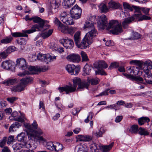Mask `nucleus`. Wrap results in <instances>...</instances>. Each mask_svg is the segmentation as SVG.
<instances>
[{"instance_id": "obj_48", "label": "nucleus", "mask_w": 152, "mask_h": 152, "mask_svg": "<svg viewBox=\"0 0 152 152\" xmlns=\"http://www.w3.org/2000/svg\"><path fill=\"white\" fill-rule=\"evenodd\" d=\"M13 147L15 151H17V150H20V148H23V145L22 144L16 143L13 145Z\"/></svg>"}, {"instance_id": "obj_50", "label": "nucleus", "mask_w": 152, "mask_h": 152, "mask_svg": "<svg viewBox=\"0 0 152 152\" xmlns=\"http://www.w3.org/2000/svg\"><path fill=\"white\" fill-rule=\"evenodd\" d=\"M56 59V56H52L49 54H47V60L48 64L49 62L53 61L54 60Z\"/></svg>"}, {"instance_id": "obj_24", "label": "nucleus", "mask_w": 152, "mask_h": 152, "mask_svg": "<svg viewBox=\"0 0 152 152\" xmlns=\"http://www.w3.org/2000/svg\"><path fill=\"white\" fill-rule=\"evenodd\" d=\"M109 8L113 9H117L120 7V5L119 3L115 2L113 1H110L108 3Z\"/></svg>"}, {"instance_id": "obj_60", "label": "nucleus", "mask_w": 152, "mask_h": 152, "mask_svg": "<svg viewBox=\"0 0 152 152\" xmlns=\"http://www.w3.org/2000/svg\"><path fill=\"white\" fill-rule=\"evenodd\" d=\"M14 119L15 121H17L18 122H21V123L24 121V119L20 116L16 118H15Z\"/></svg>"}, {"instance_id": "obj_9", "label": "nucleus", "mask_w": 152, "mask_h": 152, "mask_svg": "<svg viewBox=\"0 0 152 152\" xmlns=\"http://www.w3.org/2000/svg\"><path fill=\"white\" fill-rule=\"evenodd\" d=\"M134 68L131 67L128 68L126 71L127 73H124L123 75L127 78L131 79L137 82L141 83L143 80L142 77L139 76H133L134 75H135L134 70Z\"/></svg>"}, {"instance_id": "obj_13", "label": "nucleus", "mask_w": 152, "mask_h": 152, "mask_svg": "<svg viewBox=\"0 0 152 152\" xmlns=\"http://www.w3.org/2000/svg\"><path fill=\"white\" fill-rule=\"evenodd\" d=\"M139 16V14H134L124 19V21L122 23V25L123 28H127L129 25L135 19H137V18Z\"/></svg>"}, {"instance_id": "obj_64", "label": "nucleus", "mask_w": 152, "mask_h": 152, "mask_svg": "<svg viewBox=\"0 0 152 152\" xmlns=\"http://www.w3.org/2000/svg\"><path fill=\"white\" fill-rule=\"evenodd\" d=\"M30 125L31 126L32 129L34 130L36 129L37 128L38 124L36 121L35 120L34 121L32 125Z\"/></svg>"}, {"instance_id": "obj_42", "label": "nucleus", "mask_w": 152, "mask_h": 152, "mask_svg": "<svg viewBox=\"0 0 152 152\" xmlns=\"http://www.w3.org/2000/svg\"><path fill=\"white\" fill-rule=\"evenodd\" d=\"M77 28L75 27H68L67 29V32L71 35L73 34L77 30Z\"/></svg>"}, {"instance_id": "obj_41", "label": "nucleus", "mask_w": 152, "mask_h": 152, "mask_svg": "<svg viewBox=\"0 0 152 152\" xmlns=\"http://www.w3.org/2000/svg\"><path fill=\"white\" fill-rule=\"evenodd\" d=\"M138 133L140 135L146 136L149 134L148 132L145 129L141 127L138 129Z\"/></svg>"}, {"instance_id": "obj_18", "label": "nucleus", "mask_w": 152, "mask_h": 152, "mask_svg": "<svg viewBox=\"0 0 152 152\" xmlns=\"http://www.w3.org/2000/svg\"><path fill=\"white\" fill-rule=\"evenodd\" d=\"M69 61L74 63H78L80 60V57L78 54L72 53L68 55L66 57Z\"/></svg>"}, {"instance_id": "obj_53", "label": "nucleus", "mask_w": 152, "mask_h": 152, "mask_svg": "<svg viewBox=\"0 0 152 152\" xmlns=\"http://www.w3.org/2000/svg\"><path fill=\"white\" fill-rule=\"evenodd\" d=\"M123 5L124 9H127L131 11H133L132 8L128 3L126 2H123Z\"/></svg>"}, {"instance_id": "obj_58", "label": "nucleus", "mask_w": 152, "mask_h": 152, "mask_svg": "<svg viewBox=\"0 0 152 152\" xmlns=\"http://www.w3.org/2000/svg\"><path fill=\"white\" fill-rule=\"evenodd\" d=\"M17 98L15 97H12L8 98L7 99V100L10 103H12L16 101Z\"/></svg>"}, {"instance_id": "obj_11", "label": "nucleus", "mask_w": 152, "mask_h": 152, "mask_svg": "<svg viewBox=\"0 0 152 152\" xmlns=\"http://www.w3.org/2000/svg\"><path fill=\"white\" fill-rule=\"evenodd\" d=\"M60 19L64 23L67 25H72L74 23L73 19L71 17L70 15L64 11L61 12L60 14Z\"/></svg>"}, {"instance_id": "obj_37", "label": "nucleus", "mask_w": 152, "mask_h": 152, "mask_svg": "<svg viewBox=\"0 0 152 152\" xmlns=\"http://www.w3.org/2000/svg\"><path fill=\"white\" fill-rule=\"evenodd\" d=\"M114 142H112L110 144L108 145L102 146V150L104 152L108 151L113 146Z\"/></svg>"}, {"instance_id": "obj_29", "label": "nucleus", "mask_w": 152, "mask_h": 152, "mask_svg": "<svg viewBox=\"0 0 152 152\" xmlns=\"http://www.w3.org/2000/svg\"><path fill=\"white\" fill-rule=\"evenodd\" d=\"M17 139L21 142H24L26 139V136L25 133L22 132L18 135Z\"/></svg>"}, {"instance_id": "obj_17", "label": "nucleus", "mask_w": 152, "mask_h": 152, "mask_svg": "<svg viewBox=\"0 0 152 152\" xmlns=\"http://www.w3.org/2000/svg\"><path fill=\"white\" fill-rule=\"evenodd\" d=\"M15 47L11 46L8 47L4 51L0 53V58L5 59L8 56V55L15 50Z\"/></svg>"}, {"instance_id": "obj_39", "label": "nucleus", "mask_w": 152, "mask_h": 152, "mask_svg": "<svg viewBox=\"0 0 152 152\" xmlns=\"http://www.w3.org/2000/svg\"><path fill=\"white\" fill-rule=\"evenodd\" d=\"M54 144L51 142H48L46 143L45 147L50 150L53 151L54 149Z\"/></svg>"}, {"instance_id": "obj_46", "label": "nucleus", "mask_w": 152, "mask_h": 152, "mask_svg": "<svg viewBox=\"0 0 152 152\" xmlns=\"http://www.w3.org/2000/svg\"><path fill=\"white\" fill-rule=\"evenodd\" d=\"M131 132L136 133L138 131V126L137 125H134L131 127Z\"/></svg>"}, {"instance_id": "obj_28", "label": "nucleus", "mask_w": 152, "mask_h": 152, "mask_svg": "<svg viewBox=\"0 0 152 152\" xmlns=\"http://www.w3.org/2000/svg\"><path fill=\"white\" fill-rule=\"evenodd\" d=\"M89 86V84L87 81H81L80 84L79 85L78 87L77 88V90L79 89H83L84 88L88 89Z\"/></svg>"}, {"instance_id": "obj_4", "label": "nucleus", "mask_w": 152, "mask_h": 152, "mask_svg": "<svg viewBox=\"0 0 152 152\" xmlns=\"http://www.w3.org/2000/svg\"><path fill=\"white\" fill-rule=\"evenodd\" d=\"M31 20H33L34 23H38L33 26L31 28V29L26 30V32L28 34H31L38 31H44L46 29L44 26L45 22L44 20L39 17L37 16L31 17Z\"/></svg>"}, {"instance_id": "obj_55", "label": "nucleus", "mask_w": 152, "mask_h": 152, "mask_svg": "<svg viewBox=\"0 0 152 152\" xmlns=\"http://www.w3.org/2000/svg\"><path fill=\"white\" fill-rule=\"evenodd\" d=\"M53 22L55 25L58 26V27L62 24L56 17L55 18Z\"/></svg>"}, {"instance_id": "obj_49", "label": "nucleus", "mask_w": 152, "mask_h": 152, "mask_svg": "<svg viewBox=\"0 0 152 152\" xmlns=\"http://www.w3.org/2000/svg\"><path fill=\"white\" fill-rule=\"evenodd\" d=\"M105 130L103 128H101L98 132H96L95 135L97 137H101L102 135L105 132Z\"/></svg>"}, {"instance_id": "obj_12", "label": "nucleus", "mask_w": 152, "mask_h": 152, "mask_svg": "<svg viewBox=\"0 0 152 152\" xmlns=\"http://www.w3.org/2000/svg\"><path fill=\"white\" fill-rule=\"evenodd\" d=\"M65 68L66 70L71 75H77L80 70L79 66H76L74 64H68L66 66Z\"/></svg>"}, {"instance_id": "obj_54", "label": "nucleus", "mask_w": 152, "mask_h": 152, "mask_svg": "<svg viewBox=\"0 0 152 152\" xmlns=\"http://www.w3.org/2000/svg\"><path fill=\"white\" fill-rule=\"evenodd\" d=\"M7 141L6 137H4L2 140H1L0 141V147L2 148L5 145L6 142Z\"/></svg>"}, {"instance_id": "obj_23", "label": "nucleus", "mask_w": 152, "mask_h": 152, "mask_svg": "<svg viewBox=\"0 0 152 152\" xmlns=\"http://www.w3.org/2000/svg\"><path fill=\"white\" fill-rule=\"evenodd\" d=\"M77 140L80 141H90L91 139V137L89 135H80L77 137Z\"/></svg>"}, {"instance_id": "obj_62", "label": "nucleus", "mask_w": 152, "mask_h": 152, "mask_svg": "<svg viewBox=\"0 0 152 152\" xmlns=\"http://www.w3.org/2000/svg\"><path fill=\"white\" fill-rule=\"evenodd\" d=\"M22 145L23 148H26L28 149L30 148L31 146V144L28 142H25L24 144Z\"/></svg>"}, {"instance_id": "obj_6", "label": "nucleus", "mask_w": 152, "mask_h": 152, "mask_svg": "<svg viewBox=\"0 0 152 152\" xmlns=\"http://www.w3.org/2000/svg\"><path fill=\"white\" fill-rule=\"evenodd\" d=\"M33 80V78L30 77L22 78L20 80L18 85L12 87L11 88L12 91L14 92H21L24 90L25 87L27 84Z\"/></svg>"}, {"instance_id": "obj_21", "label": "nucleus", "mask_w": 152, "mask_h": 152, "mask_svg": "<svg viewBox=\"0 0 152 152\" xmlns=\"http://www.w3.org/2000/svg\"><path fill=\"white\" fill-rule=\"evenodd\" d=\"M12 64L13 62L10 60H5L2 62L1 66L4 69L8 70L12 68Z\"/></svg>"}, {"instance_id": "obj_51", "label": "nucleus", "mask_w": 152, "mask_h": 152, "mask_svg": "<svg viewBox=\"0 0 152 152\" xmlns=\"http://www.w3.org/2000/svg\"><path fill=\"white\" fill-rule=\"evenodd\" d=\"M99 147V145L96 143H94L90 145V148L92 151H95L96 150L98 149V147Z\"/></svg>"}, {"instance_id": "obj_3", "label": "nucleus", "mask_w": 152, "mask_h": 152, "mask_svg": "<svg viewBox=\"0 0 152 152\" xmlns=\"http://www.w3.org/2000/svg\"><path fill=\"white\" fill-rule=\"evenodd\" d=\"M25 127L26 128L29 133H27L28 135H30L31 137L34 139V140H36L40 143H43L45 142L46 140L42 137L39 136L38 135H42L43 134L42 130L39 128H37L35 130L32 129L31 126L29 124L25 125Z\"/></svg>"}, {"instance_id": "obj_63", "label": "nucleus", "mask_w": 152, "mask_h": 152, "mask_svg": "<svg viewBox=\"0 0 152 152\" xmlns=\"http://www.w3.org/2000/svg\"><path fill=\"white\" fill-rule=\"evenodd\" d=\"M7 105V102L4 101H2L0 102V107H4Z\"/></svg>"}, {"instance_id": "obj_10", "label": "nucleus", "mask_w": 152, "mask_h": 152, "mask_svg": "<svg viewBox=\"0 0 152 152\" xmlns=\"http://www.w3.org/2000/svg\"><path fill=\"white\" fill-rule=\"evenodd\" d=\"M90 31L87 33L85 36V38L86 40L87 43H88V46L89 45L93 42L94 39L97 34V32L95 27L90 30Z\"/></svg>"}, {"instance_id": "obj_59", "label": "nucleus", "mask_w": 152, "mask_h": 152, "mask_svg": "<svg viewBox=\"0 0 152 152\" xmlns=\"http://www.w3.org/2000/svg\"><path fill=\"white\" fill-rule=\"evenodd\" d=\"M13 138L14 137L12 136H11L9 137L7 142L8 145H10L13 142Z\"/></svg>"}, {"instance_id": "obj_34", "label": "nucleus", "mask_w": 152, "mask_h": 152, "mask_svg": "<svg viewBox=\"0 0 152 152\" xmlns=\"http://www.w3.org/2000/svg\"><path fill=\"white\" fill-rule=\"evenodd\" d=\"M12 39V37L11 36H9L1 40V42L5 44L10 43H11Z\"/></svg>"}, {"instance_id": "obj_56", "label": "nucleus", "mask_w": 152, "mask_h": 152, "mask_svg": "<svg viewBox=\"0 0 152 152\" xmlns=\"http://www.w3.org/2000/svg\"><path fill=\"white\" fill-rule=\"evenodd\" d=\"M141 10L146 15H148V13L150 10V9L149 8H145V7H141Z\"/></svg>"}, {"instance_id": "obj_8", "label": "nucleus", "mask_w": 152, "mask_h": 152, "mask_svg": "<svg viewBox=\"0 0 152 152\" xmlns=\"http://www.w3.org/2000/svg\"><path fill=\"white\" fill-rule=\"evenodd\" d=\"M107 67V65L104 61H100L94 63V64L93 68L97 69V71L95 70L96 75H106L107 74L103 70V69L106 68Z\"/></svg>"}, {"instance_id": "obj_15", "label": "nucleus", "mask_w": 152, "mask_h": 152, "mask_svg": "<svg viewBox=\"0 0 152 152\" xmlns=\"http://www.w3.org/2000/svg\"><path fill=\"white\" fill-rule=\"evenodd\" d=\"M16 66L19 69L25 70L27 68L26 60L23 58H21L17 59L16 61Z\"/></svg>"}, {"instance_id": "obj_1", "label": "nucleus", "mask_w": 152, "mask_h": 152, "mask_svg": "<svg viewBox=\"0 0 152 152\" xmlns=\"http://www.w3.org/2000/svg\"><path fill=\"white\" fill-rule=\"evenodd\" d=\"M97 26L99 30H102L105 28L108 30L112 28L111 32L113 34H118L122 31V28L121 22L117 20H112L108 23L105 15H102L99 17L97 22Z\"/></svg>"}, {"instance_id": "obj_32", "label": "nucleus", "mask_w": 152, "mask_h": 152, "mask_svg": "<svg viewBox=\"0 0 152 152\" xmlns=\"http://www.w3.org/2000/svg\"><path fill=\"white\" fill-rule=\"evenodd\" d=\"M94 27V24L91 22V21H86L83 27L84 29H88L89 30Z\"/></svg>"}, {"instance_id": "obj_7", "label": "nucleus", "mask_w": 152, "mask_h": 152, "mask_svg": "<svg viewBox=\"0 0 152 152\" xmlns=\"http://www.w3.org/2000/svg\"><path fill=\"white\" fill-rule=\"evenodd\" d=\"M74 39L76 45L78 48L84 49L88 47V43H87L85 37L81 42L80 31H77L76 32L74 37Z\"/></svg>"}, {"instance_id": "obj_14", "label": "nucleus", "mask_w": 152, "mask_h": 152, "mask_svg": "<svg viewBox=\"0 0 152 152\" xmlns=\"http://www.w3.org/2000/svg\"><path fill=\"white\" fill-rule=\"evenodd\" d=\"M60 42L66 48L71 49L73 47L74 43L72 39L67 37L60 40Z\"/></svg>"}, {"instance_id": "obj_19", "label": "nucleus", "mask_w": 152, "mask_h": 152, "mask_svg": "<svg viewBox=\"0 0 152 152\" xmlns=\"http://www.w3.org/2000/svg\"><path fill=\"white\" fill-rule=\"evenodd\" d=\"M60 0H52L50 2V5L49 8L48 9L49 14L51 15L53 14L51 9L53 6L55 7L54 9L58 8L60 5Z\"/></svg>"}, {"instance_id": "obj_2", "label": "nucleus", "mask_w": 152, "mask_h": 152, "mask_svg": "<svg viewBox=\"0 0 152 152\" xmlns=\"http://www.w3.org/2000/svg\"><path fill=\"white\" fill-rule=\"evenodd\" d=\"M130 63L138 66L141 69L143 68L145 73L144 75L145 80L147 83L152 84V75L151 71L152 69V64L151 61H149L143 62L139 60H132L130 62Z\"/></svg>"}, {"instance_id": "obj_47", "label": "nucleus", "mask_w": 152, "mask_h": 152, "mask_svg": "<svg viewBox=\"0 0 152 152\" xmlns=\"http://www.w3.org/2000/svg\"><path fill=\"white\" fill-rule=\"evenodd\" d=\"M141 36L137 32H134L133 33L131 39L132 40H136L138 39Z\"/></svg>"}, {"instance_id": "obj_43", "label": "nucleus", "mask_w": 152, "mask_h": 152, "mask_svg": "<svg viewBox=\"0 0 152 152\" xmlns=\"http://www.w3.org/2000/svg\"><path fill=\"white\" fill-rule=\"evenodd\" d=\"M80 54L82 58V61H87L89 60L88 57L86 53L83 51H81L80 52Z\"/></svg>"}, {"instance_id": "obj_61", "label": "nucleus", "mask_w": 152, "mask_h": 152, "mask_svg": "<svg viewBox=\"0 0 152 152\" xmlns=\"http://www.w3.org/2000/svg\"><path fill=\"white\" fill-rule=\"evenodd\" d=\"M80 110L78 108H74L72 110V113L74 115H75L78 114L80 112Z\"/></svg>"}, {"instance_id": "obj_35", "label": "nucleus", "mask_w": 152, "mask_h": 152, "mask_svg": "<svg viewBox=\"0 0 152 152\" xmlns=\"http://www.w3.org/2000/svg\"><path fill=\"white\" fill-rule=\"evenodd\" d=\"M54 146V150L56 152H61L64 148L63 145L58 142H56Z\"/></svg>"}, {"instance_id": "obj_31", "label": "nucleus", "mask_w": 152, "mask_h": 152, "mask_svg": "<svg viewBox=\"0 0 152 152\" xmlns=\"http://www.w3.org/2000/svg\"><path fill=\"white\" fill-rule=\"evenodd\" d=\"M26 30L23 31V33L14 32L11 33L12 35L15 37H27L28 35L26 34L27 33L26 32Z\"/></svg>"}, {"instance_id": "obj_25", "label": "nucleus", "mask_w": 152, "mask_h": 152, "mask_svg": "<svg viewBox=\"0 0 152 152\" xmlns=\"http://www.w3.org/2000/svg\"><path fill=\"white\" fill-rule=\"evenodd\" d=\"M16 79H11L4 80L2 82V83L6 86H9L16 83H17Z\"/></svg>"}, {"instance_id": "obj_38", "label": "nucleus", "mask_w": 152, "mask_h": 152, "mask_svg": "<svg viewBox=\"0 0 152 152\" xmlns=\"http://www.w3.org/2000/svg\"><path fill=\"white\" fill-rule=\"evenodd\" d=\"M91 68V66L86 64L84 67L83 71L86 75H88L90 72Z\"/></svg>"}, {"instance_id": "obj_20", "label": "nucleus", "mask_w": 152, "mask_h": 152, "mask_svg": "<svg viewBox=\"0 0 152 152\" xmlns=\"http://www.w3.org/2000/svg\"><path fill=\"white\" fill-rule=\"evenodd\" d=\"M28 70L30 71L33 72L34 73H38L41 72H44L48 70V68L45 67H43L39 68L37 66H31L28 68Z\"/></svg>"}, {"instance_id": "obj_27", "label": "nucleus", "mask_w": 152, "mask_h": 152, "mask_svg": "<svg viewBox=\"0 0 152 152\" xmlns=\"http://www.w3.org/2000/svg\"><path fill=\"white\" fill-rule=\"evenodd\" d=\"M82 10L80 7L78 6L77 4L75 5L72 7L70 10V13H81Z\"/></svg>"}, {"instance_id": "obj_36", "label": "nucleus", "mask_w": 152, "mask_h": 152, "mask_svg": "<svg viewBox=\"0 0 152 152\" xmlns=\"http://www.w3.org/2000/svg\"><path fill=\"white\" fill-rule=\"evenodd\" d=\"M99 8L101 12L103 13H106L109 11V9L106 5L103 3L100 4Z\"/></svg>"}, {"instance_id": "obj_52", "label": "nucleus", "mask_w": 152, "mask_h": 152, "mask_svg": "<svg viewBox=\"0 0 152 152\" xmlns=\"http://www.w3.org/2000/svg\"><path fill=\"white\" fill-rule=\"evenodd\" d=\"M119 66L118 63L117 62H115L114 63H111L108 68L109 69H111L113 68H116Z\"/></svg>"}, {"instance_id": "obj_26", "label": "nucleus", "mask_w": 152, "mask_h": 152, "mask_svg": "<svg viewBox=\"0 0 152 152\" xmlns=\"http://www.w3.org/2000/svg\"><path fill=\"white\" fill-rule=\"evenodd\" d=\"M150 121V120L148 118L146 117H142L138 119V124L140 125L141 126L144 124L145 122H148Z\"/></svg>"}, {"instance_id": "obj_30", "label": "nucleus", "mask_w": 152, "mask_h": 152, "mask_svg": "<svg viewBox=\"0 0 152 152\" xmlns=\"http://www.w3.org/2000/svg\"><path fill=\"white\" fill-rule=\"evenodd\" d=\"M37 58L38 60L42 61H44L46 64H48L47 54H42L39 53L37 55Z\"/></svg>"}, {"instance_id": "obj_16", "label": "nucleus", "mask_w": 152, "mask_h": 152, "mask_svg": "<svg viewBox=\"0 0 152 152\" xmlns=\"http://www.w3.org/2000/svg\"><path fill=\"white\" fill-rule=\"evenodd\" d=\"M132 7L135 10V11L137 12V13L135 14H139V17L137 18L138 21H140L143 20H149L151 19V18L150 17L147 16L145 15L141 16V8L135 6H132Z\"/></svg>"}, {"instance_id": "obj_57", "label": "nucleus", "mask_w": 152, "mask_h": 152, "mask_svg": "<svg viewBox=\"0 0 152 152\" xmlns=\"http://www.w3.org/2000/svg\"><path fill=\"white\" fill-rule=\"evenodd\" d=\"M110 89L109 88L105 90L103 92L100 93L98 95V96H103L107 95H108V91Z\"/></svg>"}, {"instance_id": "obj_40", "label": "nucleus", "mask_w": 152, "mask_h": 152, "mask_svg": "<svg viewBox=\"0 0 152 152\" xmlns=\"http://www.w3.org/2000/svg\"><path fill=\"white\" fill-rule=\"evenodd\" d=\"M53 31V29H50L48 31V32H45L42 33L41 36L44 39L46 38L52 34Z\"/></svg>"}, {"instance_id": "obj_5", "label": "nucleus", "mask_w": 152, "mask_h": 152, "mask_svg": "<svg viewBox=\"0 0 152 152\" xmlns=\"http://www.w3.org/2000/svg\"><path fill=\"white\" fill-rule=\"evenodd\" d=\"M81 81V80L80 78L75 77L73 79V85L71 84L66 85L64 87H59L58 90L60 92L65 91L67 94L70 93L74 92L76 90L77 86H79Z\"/></svg>"}, {"instance_id": "obj_22", "label": "nucleus", "mask_w": 152, "mask_h": 152, "mask_svg": "<svg viewBox=\"0 0 152 152\" xmlns=\"http://www.w3.org/2000/svg\"><path fill=\"white\" fill-rule=\"evenodd\" d=\"M76 0H64L63 5L66 9L71 7L75 2Z\"/></svg>"}, {"instance_id": "obj_45", "label": "nucleus", "mask_w": 152, "mask_h": 152, "mask_svg": "<svg viewBox=\"0 0 152 152\" xmlns=\"http://www.w3.org/2000/svg\"><path fill=\"white\" fill-rule=\"evenodd\" d=\"M71 15V17L72 18V19H77L80 18L81 15V13H70Z\"/></svg>"}, {"instance_id": "obj_44", "label": "nucleus", "mask_w": 152, "mask_h": 152, "mask_svg": "<svg viewBox=\"0 0 152 152\" xmlns=\"http://www.w3.org/2000/svg\"><path fill=\"white\" fill-rule=\"evenodd\" d=\"M68 27L64 26L63 24H62L58 27V29L61 32L66 33L67 32Z\"/></svg>"}, {"instance_id": "obj_33", "label": "nucleus", "mask_w": 152, "mask_h": 152, "mask_svg": "<svg viewBox=\"0 0 152 152\" xmlns=\"http://www.w3.org/2000/svg\"><path fill=\"white\" fill-rule=\"evenodd\" d=\"M87 80L89 84H91V85H93L98 84L99 81V79L97 78H90L88 77V78Z\"/></svg>"}]
</instances>
